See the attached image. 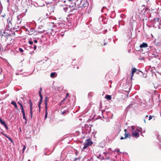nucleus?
Masks as SVG:
<instances>
[{
  "label": "nucleus",
  "instance_id": "9b49d317",
  "mask_svg": "<svg viewBox=\"0 0 161 161\" xmlns=\"http://www.w3.org/2000/svg\"><path fill=\"white\" fill-rule=\"evenodd\" d=\"M29 103L30 104V109H33L32 108V102L31 100H30L29 101Z\"/></svg>",
  "mask_w": 161,
  "mask_h": 161
},
{
  "label": "nucleus",
  "instance_id": "2eb2a0df",
  "mask_svg": "<svg viewBox=\"0 0 161 161\" xmlns=\"http://www.w3.org/2000/svg\"><path fill=\"white\" fill-rule=\"evenodd\" d=\"M0 123L3 125H5V124H6L5 122V121L3 120H2V119H1V121H0Z\"/></svg>",
  "mask_w": 161,
  "mask_h": 161
},
{
  "label": "nucleus",
  "instance_id": "f8f14e48",
  "mask_svg": "<svg viewBox=\"0 0 161 161\" xmlns=\"http://www.w3.org/2000/svg\"><path fill=\"white\" fill-rule=\"evenodd\" d=\"M47 99V98H46V102H45V103L46 112H47V100H46Z\"/></svg>",
  "mask_w": 161,
  "mask_h": 161
},
{
  "label": "nucleus",
  "instance_id": "dca6fc26",
  "mask_svg": "<svg viewBox=\"0 0 161 161\" xmlns=\"http://www.w3.org/2000/svg\"><path fill=\"white\" fill-rule=\"evenodd\" d=\"M40 97V102H42V99H43V97L42 95V94H41V93H40V96H39Z\"/></svg>",
  "mask_w": 161,
  "mask_h": 161
},
{
  "label": "nucleus",
  "instance_id": "72a5a7b5",
  "mask_svg": "<svg viewBox=\"0 0 161 161\" xmlns=\"http://www.w3.org/2000/svg\"><path fill=\"white\" fill-rule=\"evenodd\" d=\"M8 138L11 142H13V140L11 139V138L8 137Z\"/></svg>",
  "mask_w": 161,
  "mask_h": 161
},
{
  "label": "nucleus",
  "instance_id": "ddd939ff",
  "mask_svg": "<svg viewBox=\"0 0 161 161\" xmlns=\"http://www.w3.org/2000/svg\"><path fill=\"white\" fill-rule=\"evenodd\" d=\"M105 98L109 100L111 98V96L108 95L105 96Z\"/></svg>",
  "mask_w": 161,
  "mask_h": 161
},
{
  "label": "nucleus",
  "instance_id": "cd10ccee",
  "mask_svg": "<svg viewBox=\"0 0 161 161\" xmlns=\"http://www.w3.org/2000/svg\"><path fill=\"white\" fill-rule=\"evenodd\" d=\"M28 43H29V44H33V42H32V41H29L28 42Z\"/></svg>",
  "mask_w": 161,
  "mask_h": 161
},
{
  "label": "nucleus",
  "instance_id": "6ab92c4d",
  "mask_svg": "<svg viewBox=\"0 0 161 161\" xmlns=\"http://www.w3.org/2000/svg\"><path fill=\"white\" fill-rule=\"evenodd\" d=\"M8 26L9 27H12V23L10 21H9L8 22Z\"/></svg>",
  "mask_w": 161,
  "mask_h": 161
},
{
  "label": "nucleus",
  "instance_id": "20e7f679",
  "mask_svg": "<svg viewBox=\"0 0 161 161\" xmlns=\"http://www.w3.org/2000/svg\"><path fill=\"white\" fill-rule=\"evenodd\" d=\"M147 47V44L146 43H143L140 46V48H145Z\"/></svg>",
  "mask_w": 161,
  "mask_h": 161
},
{
  "label": "nucleus",
  "instance_id": "a211bd4d",
  "mask_svg": "<svg viewBox=\"0 0 161 161\" xmlns=\"http://www.w3.org/2000/svg\"><path fill=\"white\" fill-rule=\"evenodd\" d=\"M156 45L157 46H161V42L159 41L158 42H157L156 44Z\"/></svg>",
  "mask_w": 161,
  "mask_h": 161
},
{
  "label": "nucleus",
  "instance_id": "c9c22d12",
  "mask_svg": "<svg viewBox=\"0 0 161 161\" xmlns=\"http://www.w3.org/2000/svg\"><path fill=\"white\" fill-rule=\"evenodd\" d=\"M152 119V117L151 116H150L149 118V120H150Z\"/></svg>",
  "mask_w": 161,
  "mask_h": 161
},
{
  "label": "nucleus",
  "instance_id": "2f4dec72",
  "mask_svg": "<svg viewBox=\"0 0 161 161\" xmlns=\"http://www.w3.org/2000/svg\"><path fill=\"white\" fill-rule=\"evenodd\" d=\"M18 103L20 105L21 107H23L22 105L19 102H18Z\"/></svg>",
  "mask_w": 161,
  "mask_h": 161
},
{
  "label": "nucleus",
  "instance_id": "a878e982",
  "mask_svg": "<svg viewBox=\"0 0 161 161\" xmlns=\"http://www.w3.org/2000/svg\"><path fill=\"white\" fill-rule=\"evenodd\" d=\"M5 127V128L7 130L8 129V127L7 126V125L6 124H5V125H3Z\"/></svg>",
  "mask_w": 161,
  "mask_h": 161
},
{
  "label": "nucleus",
  "instance_id": "4be33fe9",
  "mask_svg": "<svg viewBox=\"0 0 161 161\" xmlns=\"http://www.w3.org/2000/svg\"><path fill=\"white\" fill-rule=\"evenodd\" d=\"M30 114H31V118H32L33 116V112H32V110L33 109H30Z\"/></svg>",
  "mask_w": 161,
  "mask_h": 161
},
{
  "label": "nucleus",
  "instance_id": "473e14b6",
  "mask_svg": "<svg viewBox=\"0 0 161 161\" xmlns=\"http://www.w3.org/2000/svg\"><path fill=\"white\" fill-rule=\"evenodd\" d=\"M42 91V88H40V90L39 92V95H40V93L41 94V92Z\"/></svg>",
  "mask_w": 161,
  "mask_h": 161
},
{
  "label": "nucleus",
  "instance_id": "37998d69",
  "mask_svg": "<svg viewBox=\"0 0 161 161\" xmlns=\"http://www.w3.org/2000/svg\"><path fill=\"white\" fill-rule=\"evenodd\" d=\"M124 131L126 133L127 132V130L126 129H125L124 130Z\"/></svg>",
  "mask_w": 161,
  "mask_h": 161
},
{
  "label": "nucleus",
  "instance_id": "412c9836",
  "mask_svg": "<svg viewBox=\"0 0 161 161\" xmlns=\"http://www.w3.org/2000/svg\"><path fill=\"white\" fill-rule=\"evenodd\" d=\"M84 146L83 147V149L82 150H84L85 149L87 148V147H88L87 146L86 144H84Z\"/></svg>",
  "mask_w": 161,
  "mask_h": 161
},
{
  "label": "nucleus",
  "instance_id": "7ed1b4c3",
  "mask_svg": "<svg viewBox=\"0 0 161 161\" xmlns=\"http://www.w3.org/2000/svg\"><path fill=\"white\" fill-rule=\"evenodd\" d=\"M92 142L91 140L90 139H87L86 140L84 143V144H86L88 147L91 145L92 144Z\"/></svg>",
  "mask_w": 161,
  "mask_h": 161
},
{
  "label": "nucleus",
  "instance_id": "c03bdc74",
  "mask_svg": "<svg viewBox=\"0 0 161 161\" xmlns=\"http://www.w3.org/2000/svg\"><path fill=\"white\" fill-rule=\"evenodd\" d=\"M3 37H5V36H4L3 35H2V38H3Z\"/></svg>",
  "mask_w": 161,
  "mask_h": 161
},
{
  "label": "nucleus",
  "instance_id": "aec40b11",
  "mask_svg": "<svg viewBox=\"0 0 161 161\" xmlns=\"http://www.w3.org/2000/svg\"><path fill=\"white\" fill-rule=\"evenodd\" d=\"M68 95H69V93H67V94H66V96L65 97L63 100L61 102V103H63V102H64V101L67 98V97H68Z\"/></svg>",
  "mask_w": 161,
  "mask_h": 161
},
{
  "label": "nucleus",
  "instance_id": "09e8293b",
  "mask_svg": "<svg viewBox=\"0 0 161 161\" xmlns=\"http://www.w3.org/2000/svg\"><path fill=\"white\" fill-rule=\"evenodd\" d=\"M141 135H142V132H141Z\"/></svg>",
  "mask_w": 161,
  "mask_h": 161
},
{
  "label": "nucleus",
  "instance_id": "5701e85b",
  "mask_svg": "<svg viewBox=\"0 0 161 161\" xmlns=\"http://www.w3.org/2000/svg\"><path fill=\"white\" fill-rule=\"evenodd\" d=\"M23 114V119H25V123H26V122H27V121H26V118L25 117V114Z\"/></svg>",
  "mask_w": 161,
  "mask_h": 161
},
{
  "label": "nucleus",
  "instance_id": "f257e3e1",
  "mask_svg": "<svg viewBox=\"0 0 161 161\" xmlns=\"http://www.w3.org/2000/svg\"><path fill=\"white\" fill-rule=\"evenodd\" d=\"M132 129V136L133 137L137 138L140 136L138 132H141V128H138L136 127L132 126H131Z\"/></svg>",
  "mask_w": 161,
  "mask_h": 161
},
{
  "label": "nucleus",
  "instance_id": "ea45409f",
  "mask_svg": "<svg viewBox=\"0 0 161 161\" xmlns=\"http://www.w3.org/2000/svg\"><path fill=\"white\" fill-rule=\"evenodd\" d=\"M34 42H35V43H37V40H35L34 41Z\"/></svg>",
  "mask_w": 161,
  "mask_h": 161
},
{
  "label": "nucleus",
  "instance_id": "1a4fd4ad",
  "mask_svg": "<svg viewBox=\"0 0 161 161\" xmlns=\"http://www.w3.org/2000/svg\"><path fill=\"white\" fill-rule=\"evenodd\" d=\"M11 103V104L13 105L14 106V107L16 108H17V107L16 104L14 102V101H12Z\"/></svg>",
  "mask_w": 161,
  "mask_h": 161
},
{
  "label": "nucleus",
  "instance_id": "e433bc0d",
  "mask_svg": "<svg viewBox=\"0 0 161 161\" xmlns=\"http://www.w3.org/2000/svg\"><path fill=\"white\" fill-rule=\"evenodd\" d=\"M3 9L1 8L0 9V14H1L2 11Z\"/></svg>",
  "mask_w": 161,
  "mask_h": 161
},
{
  "label": "nucleus",
  "instance_id": "7c9ffc66",
  "mask_svg": "<svg viewBox=\"0 0 161 161\" xmlns=\"http://www.w3.org/2000/svg\"><path fill=\"white\" fill-rule=\"evenodd\" d=\"M41 103H42V102H40L39 103V104H38V106H39V107L40 109V105H41Z\"/></svg>",
  "mask_w": 161,
  "mask_h": 161
},
{
  "label": "nucleus",
  "instance_id": "4c0bfd02",
  "mask_svg": "<svg viewBox=\"0 0 161 161\" xmlns=\"http://www.w3.org/2000/svg\"><path fill=\"white\" fill-rule=\"evenodd\" d=\"M3 134L4 136H5L6 137H7V138H8L9 137H8L7 136L6 134H3V133H2Z\"/></svg>",
  "mask_w": 161,
  "mask_h": 161
},
{
  "label": "nucleus",
  "instance_id": "79ce46f5",
  "mask_svg": "<svg viewBox=\"0 0 161 161\" xmlns=\"http://www.w3.org/2000/svg\"><path fill=\"white\" fill-rule=\"evenodd\" d=\"M107 44V43L104 42V44H103V45L105 46V45H106Z\"/></svg>",
  "mask_w": 161,
  "mask_h": 161
},
{
  "label": "nucleus",
  "instance_id": "f704fd0d",
  "mask_svg": "<svg viewBox=\"0 0 161 161\" xmlns=\"http://www.w3.org/2000/svg\"><path fill=\"white\" fill-rule=\"evenodd\" d=\"M115 151H116L118 153L119 152V150L118 149H116Z\"/></svg>",
  "mask_w": 161,
  "mask_h": 161
},
{
  "label": "nucleus",
  "instance_id": "0eeeda50",
  "mask_svg": "<svg viewBox=\"0 0 161 161\" xmlns=\"http://www.w3.org/2000/svg\"><path fill=\"white\" fill-rule=\"evenodd\" d=\"M21 21V19H20V17L19 16L17 17V23L18 24H20Z\"/></svg>",
  "mask_w": 161,
  "mask_h": 161
},
{
  "label": "nucleus",
  "instance_id": "58836bf2",
  "mask_svg": "<svg viewBox=\"0 0 161 161\" xmlns=\"http://www.w3.org/2000/svg\"><path fill=\"white\" fill-rule=\"evenodd\" d=\"M36 46L35 45H34V49L35 50L36 49Z\"/></svg>",
  "mask_w": 161,
  "mask_h": 161
},
{
  "label": "nucleus",
  "instance_id": "f03ea898",
  "mask_svg": "<svg viewBox=\"0 0 161 161\" xmlns=\"http://www.w3.org/2000/svg\"><path fill=\"white\" fill-rule=\"evenodd\" d=\"M140 71L139 70H137L136 68H132L131 69V74L130 77V78L128 79V77L127 78V80L130 79L131 80H133L134 79L133 78V77L134 74L135 73H136L137 74H138L139 72Z\"/></svg>",
  "mask_w": 161,
  "mask_h": 161
},
{
  "label": "nucleus",
  "instance_id": "a19ab883",
  "mask_svg": "<svg viewBox=\"0 0 161 161\" xmlns=\"http://www.w3.org/2000/svg\"><path fill=\"white\" fill-rule=\"evenodd\" d=\"M125 139V137H121V138H120L121 140H122V139Z\"/></svg>",
  "mask_w": 161,
  "mask_h": 161
},
{
  "label": "nucleus",
  "instance_id": "de8ad7c7",
  "mask_svg": "<svg viewBox=\"0 0 161 161\" xmlns=\"http://www.w3.org/2000/svg\"><path fill=\"white\" fill-rule=\"evenodd\" d=\"M146 77V76H145V75H144L143 77Z\"/></svg>",
  "mask_w": 161,
  "mask_h": 161
},
{
  "label": "nucleus",
  "instance_id": "423d86ee",
  "mask_svg": "<svg viewBox=\"0 0 161 161\" xmlns=\"http://www.w3.org/2000/svg\"><path fill=\"white\" fill-rule=\"evenodd\" d=\"M57 73L56 72H52L50 74V76L52 78H54L56 76Z\"/></svg>",
  "mask_w": 161,
  "mask_h": 161
},
{
  "label": "nucleus",
  "instance_id": "6e6552de",
  "mask_svg": "<svg viewBox=\"0 0 161 161\" xmlns=\"http://www.w3.org/2000/svg\"><path fill=\"white\" fill-rule=\"evenodd\" d=\"M154 21L155 23L157 22L159 24L160 22V20L159 18H157L154 19Z\"/></svg>",
  "mask_w": 161,
  "mask_h": 161
},
{
  "label": "nucleus",
  "instance_id": "a18cd8bd",
  "mask_svg": "<svg viewBox=\"0 0 161 161\" xmlns=\"http://www.w3.org/2000/svg\"><path fill=\"white\" fill-rule=\"evenodd\" d=\"M1 119L0 118V121H1Z\"/></svg>",
  "mask_w": 161,
  "mask_h": 161
},
{
  "label": "nucleus",
  "instance_id": "4468645a",
  "mask_svg": "<svg viewBox=\"0 0 161 161\" xmlns=\"http://www.w3.org/2000/svg\"><path fill=\"white\" fill-rule=\"evenodd\" d=\"M67 112V110L63 111L62 110L61 111V113L62 114H65Z\"/></svg>",
  "mask_w": 161,
  "mask_h": 161
},
{
  "label": "nucleus",
  "instance_id": "393cba45",
  "mask_svg": "<svg viewBox=\"0 0 161 161\" xmlns=\"http://www.w3.org/2000/svg\"><path fill=\"white\" fill-rule=\"evenodd\" d=\"M47 112H46L45 116V119H46V118L47 117Z\"/></svg>",
  "mask_w": 161,
  "mask_h": 161
},
{
  "label": "nucleus",
  "instance_id": "49530a36",
  "mask_svg": "<svg viewBox=\"0 0 161 161\" xmlns=\"http://www.w3.org/2000/svg\"><path fill=\"white\" fill-rule=\"evenodd\" d=\"M146 77V76H145V75H144L143 77Z\"/></svg>",
  "mask_w": 161,
  "mask_h": 161
},
{
  "label": "nucleus",
  "instance_id": "f3484780",
  "mask_svg": "<svg viewBox=\"0 0 161 161\" xmlns=\"http://www.w3.org/2000/svg\"><path fill=\"white\" fill-rule=\"evenodd\" d=\"M40 97V102H42V99H43V97L42 95V94H41V93H40V96H39Z\"/></svg>",
  "mask_w": 161,
  "mask_h": 161
},
{
  "label": "nucleus",
  "instance_id": "9d476101",
  "mask_svg": "<svg viewBox=\"0 0 161 161\" xmlns=\"http://www.w3.org/2000/svg\"><path fill=\"white\" fill-rule=\"evenodd\" d=\"M125 138H126L127 137H130V135L126 132H125Z\"/></svg>",
  "mask_w": 161,
  "mask_h": 161
},
{
  "label": "nucleus",
  "instance_id": "39448f33",
  "mask_svg": "<svg viewBox=\"0 0 161 161\" xmlns=\"http://www.w3.org/2000/svg\"><path fill=\"white\" fill-rule=\"evenodd\" d=\"M72 1L71 0H69V3H68V6H69V7H73L74 6V3H73L71 2H72Z\"/></svg>",
  "mask_w": 161,
  "mask_h": 161
},
{
  "label": "nucleus",
  "instance_id": "bb28decb",
  "mask_svg": "<svg viewBox=\"0 0 161 161\" xmlns=\"http://www.w3.org/2000/svg\"><path fill=\"white\" fill-rule=\"evenodd\" d=\"M19 50L21 52H23L24 51L21 48H19Z\"/></svg>",
  "mask_w": 161,
  "mask_h": 161
},
{
  "label": "nucleus",
  "instance_id": "c85d7f7f",
  "mask_svg": "<svg viewBox=\"0 0 161 161\" xmlns=\"http://www.w3.org/2000/svg\"><path fill=\"white\" fill-rule=\"evenodd\" d=\"M6 16L5 14H3L1 15V16L3 18H4Z\"/></svg>",
  "mask_w": 161,
  "mask_h": 161
},
{
  "label": "nucleus",
  "instance_id": "b1692460",
  "mask_svg": "<svg viewBox=\"0 0 161 161\" xmlns=\"http://www.w3.org/2000/svg\"><path fill=\"white\" fill-rule=\"evenodd\" d=\"M21 112L22 113V114H25V112L24 111V109L23 107H21Z\"/></svg>",
  "mask_w": 161,
  "mask_h": 161
},
{
  "label": "nucleus",
  "instance_id": "c756f323",
  "mask_svg": "<svg viewBox=\"0 0 161 161\" xmlns=\"http://www.w3.org/2000/svg\"><path fill=\"white\" fill-rule=\"evenodd\" d=\"M25 149H26V147H25V146H24L23 147V152H24V151Z\"/></svg>",
  "mask_w": 161,
  "mask_h": 161
}]
</instances>
